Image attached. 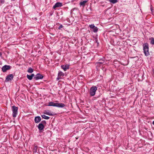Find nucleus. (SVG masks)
Wrapping results in <instances>:
<instances>
[{
	"mask_svg": "<svg viewBox=\"0 0 154 154\" xmlns=\"http://www.w3.org/2000/svg\"><path fill=\"white\" fill-rule=\"evenodd\" d=\"M143 53L146 56H148L150 54L149 50V44L147 43H145L143 45Z\"/></svg>",
	"mask_w": 154,
	"mask_h": 154,
	"instance_id": "nucleus-1",
	"label": "nucleus"
},
{
	"mask_svg": "<svg viewBox=\"0 0 154 154\" xmlns=\"http://www.w3.org/2000/svg\"><path fill=\"white\" fill-rule=\"evenodd\" d=\"M18 108L15 106H12V116L14 118L16 117L18 112Z\"/></svg>",
	"mask_w": 154,
	"mask_h": 154,
	"instance_id": "nucleus-2",
	"label": "nucleus"
},
{
	"mask_svg": "<svg viewBox=\"0 0 154 154\" xmlns=\"http://www.w3.org/2000/svg\"><path fill=\"white\" fill-rule=\"evenodd\" d=\"M97 90V87L96 86H93L91 87L90 90V94L91 96H94L96 94Z\"/></svg>",
	"mask_w": 154,
	"mask_h": 154,
	"instance_id": "nucleus-3",
	"label": "nucleus"
},
{
	"mask_svg": "<svg viewBox=\"0 0 154 154\" xmlns=\"http://www.w3.org/2000/svg\"><path fill=\"white\" fill-rule=\"evenodd\" d=\"M14 78V76L12 74H10L8 75L6 78L5 80V82H8V81H11Z\"/></svg>",
	"mask_w": 154,
	"mask_h": 154,
	"instance_id": "nucleus-4",
	"label": "nucleus"
},
{
	"mask_svg": "<svg viewBox=\"0 0 154 154\" xmlns=\"http://www.w3.org/2000/svg\"><path fill=\"white\" fill-rule=\"evenodd\" d=\"M38 127L39 130V132H42L43 131V129L45 128V126L44 125H43L42 123H39L38 126Z\"/></svg>",
	"mask_w": 154,
	"mask_h": 154,
	"instance_id": "nucleus-5",
	"label": "nucleus"
},
{
	"mask_svg": "<svg viewBox=\"0 0 154 154\" xmlns=\"http://www.w3.org/2000/svg\"><path fill=\"white\" fill-rule=\"evenodd\" d=\"M11 67L10 66L5 65L2 67V70L3 72H5L7 70L10 69Z\"/></svg>",
	"mask_w": 154,
	"mask_h": 154,
	"instance_id": "nucleus-6",
	"label": "nucleus"
},
{
	"mask_svg": "<svg viewBox=\"0 0 154 154\" xmlns=\"http://www.w3.org/2000/svg\"><path fill=\"white\" fill-rule=\"evenodd\" d=\"M43 78V76L40 73L37 74L34 77V79L35 80H38L40 79H42Z\"/></svg>",
	"mask_w": 154,
	"mask_h": 154,
	"instance_id": "nucleus-7",
	"label": "nucleus"
},
{
	"mask_svg": "<svg viewBox=\"0 0 154 154\" xmlns=\"http://www.w3.org/2000/svg\"><path fill=\"white\" fill-rule=\"evenodd\" d=\"M65 105L62 103H56L55 107H57L59 108H63L65 106Z\"/></svg>",
	"mask_w": 154,
	"mask_h": 154,
	"instance_id": "nucleus-8",
	"label": "nucleus"
},
{
	"mask_svg": "<svg viewBox=\"0 0 154 154\" xmlns=\"http://www.w3.org/2000/svg\"><path fill=\"white\" fill-rule=\"evenodd\" d=\"M62 6V3L58 2L56 3L53 6V8L54 9H55L56 8L61 7Z\"/></svg>",
	"mask_w": 154,
	"mask_h": 154,
	"instance_id": "nucleus-9",
	"label": "nucleus"
},
{
	"mask_svg": "<svg viewBox=\"0 0 154 154\" xmlns=\"http://www.w3.org/2000/svg\"><path fill=\"white\" fill-rule=\"evenodd\" d=\"M61 67L64 71H66L69 68V65L68 64H66L65 65H62L61 66Z\"/></svg>",
	"mask_w": 154,
	"mask_h": 154,
	"instance_id": "nucleus-10",
	"label": "nucleus"
},
{
	"mask_svg": "<svg viewBox=\"0 0 154 154\" xmlns=\"http://www.w3.org/2000/svg\"><path fill=\"white\" fill-rule=\"evenodd\" d=\"M41 120V118L39 116H37L35 118L34 121L36 123H38L40 122Z\"/></svg>",
	"mask_w": 154,
	"mask_h": 154,
	"instance_id": "nucleus-11",
	"label": "nucleus"
},
{
	"mask_svg": "<svg viewBox=\"0 0 154 154\" xmlns=\"http://www.w3.org/2000/svg\"><path fill=\"white\" fill-rule=\"evenodd\" d=\"M44 113L49 116H54L55 115V114H54L51 112H50L49 110H45L44 112Z\"/></svg>",
	"mask_w": 154,
	"mask_h": 154,
	"instance_id": "nucleus-12",
	"label": "nucleus"
},
{
	"mask_svg": "<svg viewBox=\"0 0 154 154\" xmlns=\"http://www.w3.org/2000/svg\"><path fill=\"white\" fill-rule=\"evenodd\" d=\"M88 2L87 0H85L79 3V5L81 6L84 7L85 6L86 3Z\"/></svg>",
	"mask_w": 154,
	"mask_h": 154,
	"instance_id": "nucleus-13",
	"label": "nucleus"
},
{
	"mask_svg": "<svg viewBox=\"0 0 154 154\" xmlns=\"http://www.w3.org/2000/svg\"><path fill=\"white\" fill-rule=\"evenodd\" d=\"M56 105V103H54L53 102H50L48 104V106H55Z\"/></svg>",
	"mask_w": 154,
	"mask_h": 154,
	"instance_id": "nucleus-14",
	"label": "nucleus"
},
{
	"mask_svg": "<svg viewBox=\"0 0 154 154\" xmlns=\"http://www.w3.org/2000/svg\"><path fill=\"white\" fill-rule=\"evenodd\" d=\"M64 75V73L61 71H59L58 72V77H61V76H63Z\"/></svg>",
	"mask_w": 154,
	"mask_h": 154,
	"instance_id": "nucleus-15",
	"label": "nucleus"
},
{
	"mask_svg": "<svg viewBox=\"0 0 154 154\" xmlns=\"http://www.w3.org/2000/svg\"><path fill=\"white\" fill-rule=\"evenodd\" d=\"M27 71L29 73H32L33 72V70L32 68L30 67L28 68Z\"/></svg>",
	"mask_w": 154,
	"mask_h": 154,
	"instance_id": "nucleus-16",
	"label": "nucleus"
},
{
	"mask_svg": "<svg viewBox=\"0 0 154 154\" xmlns=\"http://www.w3.org/2000/svg\"><path fill=\"white\" fill-rule=\"evenodd\" d=\"M41 116L43 118L45 119H48L50 118L49 117L45 115H42Z\"/></svg>",
	"mask_w": 154,
	"mask_h": 154,
	"instance_id": "nucleus-17",
	"label": "nucleus"
},
{
	"mask_svg": "<svg viewBox=\"0 0 154 154\" xmlns=\"http://www.w3.org/2000/svg\"><path fill=\"white\" fill-rule=\"evenodd\" d=\"M92 29V31L94 33L97 32L98 31V28L97 27H94V28Z\"/></svg>",
	"mask_w": 154,
	"mask_h": 154,
	"instance_id": "nucleus-18",
	"label": "nucleus"
},
{
	"mask_svg": "<svg viewBox=\"0 0 154 154\" xmlns=\"http://www.w3.org/2000/svg\"><path fill=\"white\" fill-rule=\"evenodd\" d=\"M104 63V61L103 59H101L99 60L98 63L103 64Z\"/></svg>",
	"mask_w": 154,
	"mask_h": 154,
	"instance_id": "nucleus-19",
	"label": "nucleus"
},
{
	"mask_svg": "<svg viewBox=\"0 0 154 154\" xmlns=\"http://www.w3.org/2000/svg\"><path fill=\"white\" fill-rule=\"evenodd\" d=\"M150 40H151V44L152 45H154V38L152 37L150 39Z\"/></svg>",
	"mask_w": 154,
	"mask_h": 154,
	"instance_id": "nucleus-20",
	"label": "nucleus"
},
{
	"mask_svg": "<svg viewBox=\"0 0 154 154\" xmlns=\"http://www.w3.org/2000/svg\"><path fill=\"white\" fill-rule=\"evenodd\" d=\"M26 76L27 79L29 80H31L32 79V77L31 76V75H27Z\"/></svg>",
	"mask_w": 154,
	"mask_h": 154,
	"instance_id": "nucleus-21",
	"label": "nucleus"
},
{
	"mask_svg": "<svg viewBox=\"0 0 154 154\" xmlns=\"http://www.w3.org/2000/svg\"><path fill=\"white\" fill-rule=\"evenodd\" d=\"M109 1L110 2L113 4L115 3L118 2L117 0H109Z\"/></svg>",
	"mask_w": 154,
	"mask_h": 154,
	"instance_id": "nucleus-22",
	"label": "nucleus"
},
{
	"mask_svg": "<svg viewBox=\"0 0 154 154\" xmlns=\"http://www.w3.org/2000/svg\"><path fill=\"white\" fill-rule=\"evenodd\" d=\"M89 26L90 28L91 29H93L94 27H96V26H95L94 24L90 25Z\"/></svg>",
	"mask_w": 154,
	"mask_h": 154,
	"instance_id": "nucleus-23",
	"label": "nucleus"
},
{
	"mask_svg": "<svg viewBox=\"0 0 154 154\" xmlns=\"http://www.w3.org/2000/svg\"><path fill=\"white\" fill-rule=\"evenodd\" d=\"M37 146H35L34 149H33V152H37Z\"/></svg>",
	"mask_w": 154,
	"mask_h": 154,
	"instance_id": "nucleus-24",
	"label": "nucleus"
},
{
	"mask_svg": "<svg viewBox=\"0 0 154 154\" xmlns=\"http://www.w3.org/2000/svg\"><path fill=\"white\" fill-rule=\"evenodd\" d=\"M40 123H42L43 125H46V122L45 120H43L41 121Z\"/></svg>",
	"mask_w": 154,
	"mask_h": 154,
	"instance_id": "nucleus-25",
	"label": "nucleus"
},
{
	"mask_svg": "<svg viewBox=\"0 0 154 154\" xmlns=\"http://www.w3.org/2000/svg\"><path fill=\"white\" fill-rule=\"evenodd\" d=\"M95 42L97 43V45H98L99 43L98 42V40L97 38H95Z\"/></svg>",
	"mask_w": 154,
	"mask_h": 154,
	"instance_id": "nucleus-26",
	"label": "nucleus"
},
{
	"mask_svg": "<svg viewBox=\"0 0 154 154\" xmlns=\"http://www.w3.org/2000/svg\"><path fill=\"white\" fill-rule=\"evenodd\" d=\"M5 0H0V2L1 4H4L5 3Z\"/></svg>",
	"mask_w": 154,
	"mask_h": 154,
	"instance_id": "nucleus-27",
	"label": "nucleus"
},
{
	"mask_svg": "<svg viewBox=\"0 0 154 154\" xmlns=\"http://www.w3.org/2000/svg\"><path fill=\"white\" fill-rule=\"evenodd\" d=\"M63 26L62 25H60L58 28V29H61L63 28Z\"/></svg>",
	"mask_w": 154,
	"mask_h": 154,
	"instance_id": "nucleus-28",
	"label": "nucleus"
},
{
	"mask_svg": "<svg viewBox=\"0 0 154 154\" xmlns=\"http://www.w3.org/2000/svg\"><path fill=\"white\" fill-rule=\"evenodd\" d=\"M117 63H119V61L117 60H114V64H117Z\"/></svg>",
	"mask_w": 154,
	"mask_h": 154,
	"instance_id": "nucleus-29",
	"label": "nucleus"
},
{
	"mask_svg": "<svg viewBox=\"0 0 154 154\" xmlns=\"http://www.w3.org/2000/svg\"><path fill=\"white\" fill-rule=\"evenodd\" d=\"M60 77H59H59H58H58L57 78V80H59V79H60Z\"/></svg>",
	"mask_w": 154,
	"mask_h": 154,
	"instance_id": "nucleus-30",
	"label": "nucleus"
},
{
	"mask_svg": "<svg viewBox=\"0 0 154 154\" xmlns=\"http://www.w3.org/2000/svg\"><path fill=\"white\" fill-rule=\"evenodd\" d=\"M31 75L33 78L35 76V75L34 74H32Z\"/></svg>",
	"mask_w": 154,
	"mask_h": 154,
	"instance_id": "nucleus-31",
	"label": "nucleus"
},
{
	"mask_svg": "<svg viewBox=\"0 0 154 154\" xmlns=\"http://www.w3.org/2000/svg\"><path fill=\"white\" fill-rule=\"evenodd\" d=\"M152 71H153V74L154 75V69H153Z\"/></svg>",
	"mask_w": 154,
	"mask_h": 154,
	"instance_id": "nucleus-32",
	"label": "nucleus"
},
{
	"mask_svg": "<svg viewBox=\"0 0 154 154\" xmlns=\"http://www.w3.org/2000/svg\"><path fill=\"white\" fill-rule=\"evenodd\" d=\"M151 11H152L153 10V9H152V8H151Z\"/></svg>",
	"mask_w": 154,
	"mask_h": 154,
	"instance_id": "nucleus-33",
	"label": "nucleus"
},
{
	"mask_svg": "<svg viewBox=\"0 0 154 154\" xmlns=\"http://www.w3.org/2000/svg\"><path fill=\"white\" fill-rule=\"evenodd\" d=\"M152 123L154 125V121Z\"/></svg>",
	"mask_w": 154,
	"mask_h": 154,
	"instance_id": "nucleus-34",
	"label": "nucleus"
}]
</instances>
